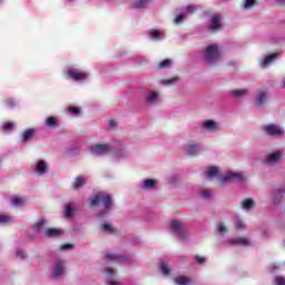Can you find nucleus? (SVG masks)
Returning <instances> with one entry per match:
<instances>
[{"instance_id": "obj_1", "label": "nucleus", "mask_w": 285, "mask_h": 285, "mask_svg": "<svg viewBox=\"0 0 285 285\" xmlns=\"http://www.w3.org/2000/svg\"><path fill=\"white\" fill-rule=\"evenodd\" d=\"M63 73L68 77V79H72V81H87L90 77V72L83 71L75 66H68L65 68Z\"/></svg>"}, {"instance_id": "obj_2", "label": "nucleus", "mask_w": 285, "mask_h": 285, "mask_svg": "<svg viewBox=\"0 0 285 285\" xmlns=\"http://www.w3.org/2000/svg\"><path fill=\"white\" fill-rule=\"evenodd\" d=\"M222 57V52L219 51V47L216 45H209L206 47L203 59L206 63H217Z\"/></svg>"}, {"instance_id": "obj_3", "label": "nucleus", "mask_w": 285, "mask_h": 285, "mask_svg": "<svg viewBox=\"0 0 285 285\" xmlns=\"http://www.w3.org/2000/svg\"><path fill=\"white\" fill-rule=\"evenodd\" d=\"M170 230L176 235L180 242H189L188 239V229L186 225L180 220H171Z\"/></svg>"}, {"instance_id": "obj_4", "label": "nucleus", "mask_w": 285, "mask_h": 285, "mask_svg": "<svg viewBox=\"0 0 285 285\" xmlns=\"http://www.w3.org/2000/svg\"><path fill=\"white\" fill-rule=\"evenodd\" d=\"M219 181L222 184H230V181H238V184H244L246 177L242 171H229L223 176H219Z\"/></svg>"}, {"instance_id": "obj_5", "label": "nucleus", "mask_w": 285, "mask_h": 285, "mask_svg": "<svg viewBox=\"0 0 285 285\" xmlns=\"http://www.w3.org/2000/svg\"><path fill=\"white\" fill-rule=\"evenodd\" d=\"M268 90H262L259 89L254 98V106H256V108H264V106H266L268 104Z\"/></svg>"}, {"instance_id": "obj_6", "label": "nucleus", "mask_w": 285, "mask_h": 285, "mask_svg": "<svg viewBox=\"0 0 285 285\" xmlns=\"http://www.w3.org/2000/svg\"><path fill=\"white\" fill-rule=\"evenodd\" d=\"M91 155L96 157H104V155H108L110 153V145L108 144H95L89 147Z\"/></svg>"}, {"instance_id": "obj_7", "label": "nucleus", "mask_w": 285, "mask_h": 285, "mask_svg": "<svg viewBox=\"0 0 285 285\" xmlns=\"http://www.w3.org/2000/svg\"><path fill=\"white\" fill-rule=\"evenodd\" d=\"M263 130L265 135H269V137H284V129L275 124L265 125Z\"/></svg>"}, {"instance_id": "obj_8", "label": "nucleus", "mask_w": 285, "mask_h": 285, "mask_svg": "<svg viewBox=\"0 0 285 285\" xmlns=\"http://www.w3.org/2000/svg\"><path fill=\"white\" fill-rule=\"evenodd\" d=\"M158 184L159 181L157 179L146 178L137 184V188H139V190H144L145 193H148L150 190H155Z\"/></svg>"}, {"instance_id": "obj_9", "label": "nucleus", "mask_w": 285, "mask_h": 285, "mask_svg": "<svg viewBox=\"0 0 285 285\" xmlns=\"http://www.w3.org/2000/svg\"><path fill=\"white\" fill-rule=\"evenodd\" d=\"M66 275V261H57L53 265L52 277L59 279Z\"/></svg>"}, {"instance_id": "obj_10", "label": "nucleus", "mask_w": 285, "mask_h": 285, "mask_svg": "<svg viewBox=\"0 0 285 285\" xmlns=\"http://www.w3.org/2000/svg\"><path fill=\"white\" fill-rule=\"evenodd\" d=\"M27 204L28 200L19 195H12L9 197V206H11V208L21 210Z\"/></svg>"}, {"instance_id": "obj_11", "label": "nucleus", "mask_w": 285, "mask_h": 285, "mask_svg": "<svg viewBox=\"0 0 285 285\" xmlns=\"http://www.w3.org/2000/svg\"><path fill=\"white\" fill-rule=\"evenodd\" d=\"M208 30L209 32H217L222 30V16L219 14L212 16L209 20Z\"/></svg>"}, {"instance_id": "obj_12", "label": "nucleus", "mask_w": 285, "mask_h": 285, "mask_svg": "<svg viewBox=\"0 0 285 285\" xmlns=\"http://www.w3.org/2000/svg\"><path fill=\"white\" fill-rule=\"evenodd\" d=\"M272 202L275 206L282 204V199L285 197V188L279 187L272 190Z\"/></svg>"}, {"instance_id": "obj_13", "label": "nucleus", "mask_w": 285, "mask_h": 285, "mask_svg": "<svg viewBox=\"0 0 285 285\" xmlns=\"http://www.w3.org/2000/svg\"><path fill=\"white\" fill-rule=\"evenodd\" d=\"M119 144L120 148L114 151V159H116L117 161H121V159H127L129 155L128 147H126L122 141H120Z\"/></svg>"}, {"instance_id": "obj_14", "label": "nucleus", "mask_w": 285, "mask_h": 285, "mask_svg": "<svg viewBox=\"0 0 285 285\" xmlns=\"http://www.w3.org/2000/svg\"><path fill=\"white\" fill-rule=\"evenodd\" d=\"M37 135V128H28L20 135V141L21 144H28L29 141H32L35 139V136Z\"/></svg>"}, {"instance_id": "obj_15", "label": "nucleus", "mask_w": 285, "mask_h": 285, "mask_svg": "<svg viewBox=\"0 0 285 285\" xmlns=\"http://www.w3.org/2000/svg\"><path fill=\"white\" fill-rule=\"evenodd\" d=\"M202 127L206 132H217L219 130V124L213 119L203 121Z\"/></svg>"}, {"instance_id": "obj_16", "label": "nucleus", "mask_w": 285, "mask_h": 285, "mask_svg": "<svg viewBox=\"0 0 285 285\" xmlns=\"http://www.w3.org/2000/svg\"><path fill=\"white\" fill-rule=\"evenodd\" d=\"M33 170L39 176L46 175V173H48V163H46L43 159L37 160L33 166Z\"/></svg>"}, {"instance_id": "obj_17", "label": "nucleus", "mask_w": 285, "mask_h": 285, "mask_svg": "<svg viewBox=\"0 0 285 285\" xmlns=\"http://www.w3.org/2000/svg\"><path fill=\"white\" fill-rule=\"evenodd\" d=\"M184 150L188 157H197V155H199V150H202V145L189 144L185 146Z\"/></svg>"}, {"instance_id": "obj_18", "label": "nucleus", "mask_w": 285, "mask_h": 285, "mask_svg": "<svg viewBox=\"0 0 285 285\" xmlns=\"http://www.w3.org/2000/svg\"><path fill=\"white\" fill-rule=\"evenodd\" d=\"M79 153H81V142L79 141L69 145L66 149V154L68 155V157H77Z\"/></svg>"}, {"instance_id": "obj_19", "label": "nucleus", "mask_w": 285, "mask_h": 285, "mask_svg": "<svg viewBox=\"0 0 285 285\" xmlns=\"http://www.w3.org/2000/svg\"><path fill=\"white\" fill-rule=\"evenodd\" d=\"M282 151H272L266 157V164H268V166L277 165L279 163V159H282Z\"/></svg>"}, {"instance_id": "obj_20", "label": "nucleus", "mask_w": 285, "mask_h": 285, "mask_svg": "<svg viewBox=\"0 0 285 285\" xmlns=\"http://www.w3.org/2000/svg\"><path fill=\"white\" fill-rule=\"evenodd\" d=\"M101 204L105 210H111V208L115 206L112 194H102Z\"/></svg>"}, {"instance_id": "obj_21", "label": "nucleus", "mask_w": 285, "mask_h": 285, "mask_svg": "<svg viewBox=\"0 0 285 285\" xmlns=\"http://www.w3.org/2000/svg\"><path fill=\"white\" fill-rule=\"evenodd\" d=\"M2 105L7 110H14L19 106V100L13 97H7L3 99Z\"/></svg>"}, {"instance_id": "obj_22", "label": "nucleus", "mask_w": 285, "mask_h": 285, "mask_svg": "<svg viewBox=\"0 0 285 285\" xmlns=\"http://www.w3.org/2000/svg\"><path fill=\"white\" fill-rule=\"evenodd\" d=\"M77 213V203L68 202L63 205L62 215H75Z\"/></svg>"}, {"instance_id": "obj_23", "label": "nucleus", "mask_w": 285, "mask_h": 285, "mask_svg": "<svg viewBox=\"0 0 285 285\" xmlns=\"http://www.w3.org/2000/svg\"><path fill=\"white\" fill-rule=\"evenodd\" d=\"M219 175H220V171H219V167L217 166H209L205 171V177L207 179H215V177H219Z\"/></svg>"}, {"instance_id": "obj_24", "label": "nucleus", "mask_w": 285, "mask_h": 285, "mask_svg": "<svg viewBox=\"0 0 285 285\" xmlns=\"http://www.w3.org/2000/svg\"><path fill=\"white\" fill-rule=\"evenodd\" d=\"M45 126L47 128H59V118H57V116H48L46 119H45Z\"/></svg>"}, {"instance_id": "obj_25", "label": "nucleus", "mask_w": 285, "mask_h": 285, "mask_svg": "<svg viewBox=\"0 0 285 285\" xmlns=\"http://www.w3.org/2000/svg\"><path fill=\"white\" fill-rule=\"evenodd\" d=\"M149 37L153 41H164L166 39V36L158 29H151L149 31Z\"/></svg>"}, {"instance_id": "obj_26", "label": "nucleus", "mask_w": 285, "mask_h": 285, "mask_svg": "<svg viewBox=\"0 0 285 285\" xmlns=\"http://www.w3.org/2000/svg\"><path fill=\"white\" fill-rule=\"evenodd\" d=\"M248 95V89H235L228 91L229 97H235V99H243V97H246Z\"/></svg>"}, {"instance_id": "obj_27", "label": "nucleus", "mask_w": 285, "mask_h": 285, "mask_svg": "<svg viewBox=\"0 0 285 285\" xmlns=\"http://www.w3.org/2000/svg\"><path fill=\"white\" fill-rule=\"evenodd\" d=\"M230 246H250V240L246 237L229 240Z\"/></svg>"}, {"instance_id": "obj_28", "label": "nucleus", "mask_w": 285, "mask_h": 285, "mask_svg": "<svg viewBox=\"0 0 285 285\" xmlns=\"http://www.w3.org/2000/svg\"><path fill=\"white\" fill-rule=\"evenodd\" d=\"M277 59V53H271L264 57V59L261 61L262 68H267V66H271L273 61Z\"/></svg>"}, {"instance_id": "obj_29", "label": "nucleus", "mask_w": 285, "mask_h": 285, "mask_svg": "<svg viewBox=\"0 0 285 285\" xmlns=\"http://www.w3.org/2000/svg\"><path fill=\"white\" fill-rule=\"evenodd\" d=\"M86 186V178L83 176L76 177L72 188L73 190H81Z\"/></svg>"}, {"instance_id": "obj_30", "label": "nucleus", "mask_w": 285, "mask_h": 285, "mask_svg": "<svg viewBox=\"0 0 285 285\" xmlns=\"http://www.w3.org/2000/svg\"><path fill=\"white\" fill-rule=\"evenodd\" d=\"M147 104H157L159 101V92L149 91L146 96Z\"/></svg>"}, {"instance_id": "obj_31", "label": "nucleus", "mask_w": 285, "mask_h": 285, "mask_svg": "<svg viewBox=\"0 0 285 285\" xmlns=\"http://www.w3.org/2000/svg\"><path fill=\"white\" fill-rule=\"evenodd\" d=\"M46 237H61L63 229L49 228L45 232Z\"/></svg>"}, {"instance_id": "obj_32", "label": "nucleus", "mask_w": 285, "mask_h": 285, "mask_svg": "<svg viewBox=\"0 0 285 285\" xmlns=\"http://www.w3.org/2000/svg\"><path fill=\"white\" fill-rule=\"evenodd\" d=\"M243 210H253L255 208V200L253 198H245L242 202Z\"/></svg>"}, {"instance_id": "obj_33", "label": "nucleus", "mask_w": 285, "mask_h": 285, "mask_svg": "<svg viewBox=\"0 0 285 285\" xmlns=\"http://www.w3.org/2000/svg\"><path fill=\"white\" fill-rule=\"evenodd\" d=\"M150 3V0H137L132 3L134 10H141Z\"/></svg>"}, {"instance_id": "obj_34", "label": "nucleus", "mask_w": 285, "mask_h": 285, "mask_svg": "<svg viewBox=\"0 0 285 285\" xmlns=\"http://www.w3.org/2000/svg\"><path fill=\"white\" fill-rule=\"evenodd\" d=\"M106 259L108 262H126V256H119L115 254H107Z\"/></svg>"}, {"instance_id": "obj_35", "label": "nucleus", "mask_w": 285, "mask_h": 285, "mask_svg": "<svg viewBox=\"0 0 285 285\" xmlns=\"http://www.w3.org/2000/svg\"><path fill=\"white\" fill-rule=\"evenodd\" d=\"M101 199H102V194L98 193L89 199V204L90 206H99V204H101Z\"/></svg>"}, {"instance_id": "obj_36", "label": "nucleus", "mask_w": 285, "mask_h": 285, "mask_svg": "<svg viewBox=\"0 0 285 285\" xmlns=\"http://www.w3.org/2000/svg\"><path fill=\"white\" fill-rule=\"evenodd\" d=\"M181 11L184 12V14H195V12L197 11V7L193 6V4H188L186 7L181 8Z\"/></svg>"}, {"instance_id": "obj_37", "label": "nucleus", "mask_w": 285, "mask_h": 285, "mask_svg": "<svg viewBox=\"0 0 285 285\" xmlns=\"http://www.w3.org/2000/svg\"><path fill=\"white\" fill-rule=\"evenodd\" d=\"M1 128L4 132H12V129L17 128V125L12 121H6Z\"/></svg>"}, {"instance_id": "obj_38", "label": "nucleus", "mask_w": 285, "mask_h": 285, "mask_svg": "<svg viewBox=\"0 0 285 285\" xmlns=\"http://www.w3.org/2000/svg\"><path fill=\"white\" fill-rule=\"evenodd\" d=\"M170 66H173V60L166 58L159 62L158 68H160V70H166V68H170Z\"/></svg>"}, {"instance_id": "obj_39", "label": "nucleus", "mask_w": 285, "mask_h": 285, "mask_svg": "<svg viewBox=\"0 0 285 285\" xmlns=\"http://www.w3.org/2000/svg\"><path fill=\"white\" fill-rule=\"evenodd\" d=\"M102 230H105V233H109V235H115L117 233V228H114L112 225L108 223L102 225Z\"/></svg>"}, {"instance_id": "obj_40", "label": "nucleus", "mask_w": 285, "mask_h": 285, "mask_svg": "<svg viewBox=\"0 0 285 285\" xmlns=\"http://www.w3.org/2000/svg\"><path fill=\"white\" fill-rule=\"evenodd\" d=\"M184 21H186V13H184L181 10L178 14H176L175 19H174V23L179 24V23H184Z\"/></svg>"}, {"instance_id": "obj_41", "label": "nucleus", "mask_w": 285, "mask_h": 285, "mask_svg": "<svg viewBox=\"0 0 285 285\" xmlns=\"http://www.w3.org/2000/svg\"><path fill=\"white\" fill-rule=\"evenodd\" d=\"M257 4V0H245L242 8L243 10H250L254 6Z\"/></svg>"}, {"instance_id": "obj_42", "label": "nucleus", "mask_w": 285, "mask_h": 285, "mask_svg": "<svg viewBox=\"0 0 285 285\" xmlns=\"http://www.w3.org/2000/svg\"><path fill=\"white\" fill-rule=\"evenodd\" d=\"M175 283H176L177 285H188V284H190V278H188V277H186V276H180V277H177V278L175 279Z\"/></svg>"}, {"instance_id": "obj_43", "label": "nucleus", "mask_w": 285, "mask_h": 285, "mask_svg": "<svg viewBox=\"0 0 285 285\" xmlns=\"http://www.w3.org/2000/svg\"><path fill=\"white\" fill-rule=\"evenodd\" d=\"M68 112L72 115V117H79L81 115V107H69Z\"/></svg>"}, {"instance_id": "obj_44", "label": "nucleus", "mask_w": 285, "mask_h": 285, "mask_svg": "<svg viewBox=\"0 0 285 285\" xmlns=\"http://www.w3.org/2000/svg\"><path fill=\"white\" fill-rule=\"evenodd\" d=\"M178 80H179V78L174 77V78H169V79H166V80H161L160 83L163 86H173V83H177Z\"/></svg>"}, {"instance_id": "obj_45", "label": "nucleus", "mask_w": 285, "mask_h": 285, "mask_svg": "<svg viewBox=\"0 0 285 285\" xmlns=\"http://www.w3.org/2000/svg\"><path fill=\"white\" fill-rule=\"evenodd\" d=\"M217 233L219 235H224L225 233H228V228H226V225H224V223L217 224Z\"/></svg>"}, {"instance_id": "obj_46", "label": "nucleus", "mask_w": 285, "mask_h": 285, "mask_svg": "<svg viewBox=\"0 0 285 285\" xmlns=\"http://www.w3.org/2000/svg\"><path fill=\"white\" fill-rule=\"evenodd\" d=\"M200 197L203 199H213V194H210V191H208V189H202Z\"/></svg>"}, {"instance_id": "obj_47", "label": "nucleus", "mask_w": 285, "mask_h": 285, "mask_svg": "<svg viewBox=\"0 0 285 285\" xmlns=\"http://www.w3.org/2000/svg\"><path fill=\"white\" fill-rule=\"evenodd\" d=\"M236 230H245L246 224L242 219L237 218L235 222Z\"/></svg>"}, {"instance_id": "obj_48", "label": "nucleus", "mask_w": 285, "mask_h": 285, "mask_svg": "<svg viewBox=\"0 0 285 285\" xmlns=\"http://www.w3.org/2000/svg\"><path fill=\"white\" fill-rule=\"evenodd\" d=\"M0 224H12V217L0 215Z\"/></svg>"}, {"instance_id": "obj_49", "label": "nucleus", "mask_w": 285, "mask_h": 285, "mask_svg": "<svg viewBox=\"0 0 285 285\" xmlns=\"http://www.w3.org/2000/svg\"><path fill=\"white\" fill-rule=\"evenodd\" d=\"M161 273L163 275H170V267L167 263L161 264Z\"/></svg>"}, {"instance_id": "obj_50", "label": "nucleus", "mask_w": 285, "mask_h": 285, "mask_svg": "<svg viewBox=\"0 0 285 285\" xmlns=\"http://www.w3.org/2000/svg\"><path fill=\"white\" fill-rule=\"evenodd\" d=\"M115 128H117V120L110 119L108 121V130H115Z\"/></svg>"}, {"instance_id": "obj_51", "label": "nucleus", "mask_w": 285, "mask_h": 285, "mask_svg": "<svg viewBox=\"0 0 285 285\" xmlns=\"http://www.w3.org/2000/svg\"><path fill=\"white\" fill-rule=\"evenodd\" d=\"M46 226V220H39L38 223H36V230H41L43 229V227Z\"/></svg>"}, {"instance_id": "obj_52", "label": "nucleus", "mask_w": 285, "mask_h": 285, "mask_svg": "<svg viewBox=\"0 0 285 285\" xmlns=\"http://www.w3.org/2000/svg\"><path fill=\"white\" fill-rule=\"evenodd\" d=\"M72 248H75V245L73 244H65L60 247V250H72Z\"/></svg>"}, {"instance_id": "obj_53", "label": "nucleus", "mask_w": 285, "mask_h": 285, "mask_svg": "<svg viewBox=\"0 0 285 285\" xmlns=\"http://www.w3.org/2000/svg\"><path fill=\"white\" fill-rule=\"evenodd\" d=\"M17 258L18 259H26V252H23V249H18L17 250Z\"/></svg>"}, {"instance_id": "obj_54", "label": "nucleus", "mask_w": 285, "mask_h": 285, "mask_svg": "<svg viewBox=\"0 0 285 285\" xmlns=\"http://www.w3.org/2000/svg\"><path fill=\"white\" fill-rule=\"evenodd\" d=\"M275 284L276 285H285V278L282 276L276 277Z\"/></svg>"}, {"instance_id": "obj_55", "label": "nucleus", "mask_w": 285, "mask_h": 285, "mask_svg": "<svg viewBox=\"0 0 285 285\" xmlns=\"http://www.w3.org/2000/svg\"><path fill=\"white\" fill-rule=\"evenodd\" d=\"M167 179H168V183L173 184V185H175V184H177V181H179L177 176H169Z\"/></svg>"}, {"instance_id": "obj_56", "label": "nucleus", "mask_w": 285, "mask_h": 285, "mask_svg": "<svg viewBox=\"0 0 285 285\" xmlns=\"http://www.w3.org/2000/svg\"><path fill=\"white\" fill-rule=\"evenodd\" d=\"M105 273L109 275V277H115V269L114 268H106Z\"/></svg>"}, {"instance_id": "obj_57", "label": "nucleus", "mask_w": 285, "mask_h": 285, "mask_svg": "<svg viewBox=\"0 0 285 285\" xmlns=\"http://www.w3.org/2000/svg\"><path fill=\"white\" fill-rule=\"evenodd\" d=\"M195 262L197 264H204V262H206V258L202 256H195Z\"/></svg>"}, {"instance_id": "obj_58", "label": "nucleus", "mask_w": 285, "mask_h": 285, "mask_svg": "<svg viewBox=\"0 0 285 285\" xmlns=\"http://www.w3.org/2000/svg\"><path fill=\"white\" fill-rule=\"evenodd\" d=\"M278 6H285V0H275Z\"/></svg>"}, {"instance_id": "obj_59", "label": "nucleus", "mask_w": 285, "mask_h": 285, "mask_svg": "<svg viewBox=\"0 0 285 285\" xmlns=\"http://www.w3.org/2000/svg\"><path fill=\"white\" fill-rule=\"evenodd\" d=\"M227 66H235V61L227 62Z\"/></svg>"}, {"instance_id": "obj_60", "label": "nucleus", "mask_w": 285, "mask_h": 285, "mask_svg": "<svg viewBox=\"0 0 285 285\" xmlns=\"http://www.w3.org/2000/svg\"><path fill=\"white\" fill-rule=\"evenodd\" d=\"M108 285H117V283L111 281L108 283Z\"/></svg>"}, {"instance_id": "obj_61", "label": "nucleus", "mask_w": 285, "mask_h": 285, "mask_svg": "<svg viewBox=\"0 0 285 285\" xmlns=\"http://www.w3.org/2000/svg\"><path fill=\"white\" fill-rule=\"evenodd\" d=\"M66 218L67 219H72V215H67Z\"/></svg>"}, {"instance_id": "obj_62", "label": "nucleus", "mask_w": 285, "mask_h": 285, "mask_svg": "<svg viewBox=\"0 0 285 285\" xmlns=\"http://www.w3.org/2000/svg\"><path fill=\"white\" fill-rule=\"evenodd\" d=\"M98 215H106V213L102 212V213H99Z\"/></svg>"}, {"instance_id": "obj_63", "label": "nucleus", "mask_w": 285, "mask_h": 285, "mask_svg": "<svg viewBox=\"0 0 285 285\" xmlns=\"http://www.w3.org/2000/svg\"><path fill=\"white\" fill-rule=\"evenodd\" d=\"M1 3H3V0H0V6H1Z\"/></svg>"}, {"instance_id": "obj_64", "label": "nucleus", "mask_w": 285, "mask_h": 285, "mask_svg": "<svg viewBox=\"0 0 285 285\" xmlns=\"http://www.w3.org/2000/svg\"><path fill=\"white\" fill-rule=\"evenodd\" d=\"M68 1L72 2V1H75V0H68Z\"/></svg>"}]
</instances>
